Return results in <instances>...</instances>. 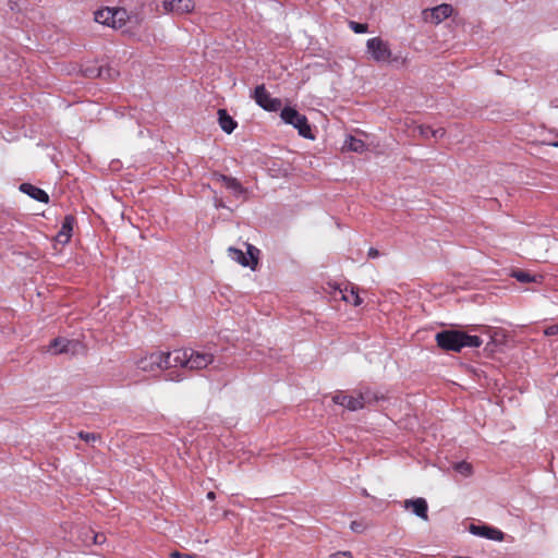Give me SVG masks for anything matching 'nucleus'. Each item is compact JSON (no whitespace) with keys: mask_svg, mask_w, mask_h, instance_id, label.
Here are the masks:
<instances>
[{"mask_svg":"<svg viewBox=\"0 0 558 558\" xmlns=\"http://www.w3.org/2000/svg\"><path fill=\"white\" fill-rule=\"evenodd\" d=\"M367 255L369 258H376L379 256V252H378V250L371 247L367 252Z\"/></svg>","mask_w":558,"mask_h":558,"instance_id":"33","label":"nucleus"},{"mask_svg":"<svg viewBox=\"0 0 558 558\" xmlns=\"http://www.w3.org/2000/svg\"><path fill=\"white\" fill-rule=\"evenodd\" d=\"M98 76H102V70H98Z\"/></svg>","mask_w":558,"mask_h":558,"instance_id":"36","label":"nucleus"},{"mask_svg":"<svg viewBox=\"0 0 558 558\" xmlns=\"http://www.w3.org/2000/svg\"><path fill=\"white\" fill-rule=\"evenodd\" d=\"M330 558H353V556L351 551L342 550L331 554Z\"/></svg>","mask_w":558,"mask_h":558,"instance_id":"29","label":"nucleus"},{"mask_svg":"<svg viewBox=\"0 0 558 558\" xmlns=\"http://www.w3.org/2000/svg\"><path fill=\"white\" fill-rule=\"evenodd\" d=\"M343 148L350 151L361 154L366 150V145L362 140L349 135L344 141Z\"/></svg>","mask_w":558,"mask_h":558,"instance_id":"19","label":"nucleus"},{"mask_svg":"<svg viewBox=\"0 0 558 558\" xmlns=\"http://www.w3.org/2000/svg\"><path fill=\"white\" fill-rule=\"evenodd\" d=\"M78 437L86 442H94L99 439V436L95 433L80 432Z\"/></svg>","mask_w":558,"mask_h":558,"instance_id":"25","label":"nucleus"},{"mask_svg":"<svg viewBox=\"0 0 558 558\" xmlns=\"http://www.w3.org/2000/svg\"><path fill=\"white\" fill-rule=\"evenodd\" d=\"M173 367H184L189 369H203L213 364L215 357L210 353L196 351L191 348L178 349L173 352Z\"/></svg>","mask_w":558,"mask_h":558,"instance_id":"3","label":"nucleus"},{"mask_svg":"<svg viewBox=\"0 0 558 558\" xmlns=\"http://www.w3.org/2000/svg\"><path fill=\"white\" fill-rule=\"evenodd\" d=\"M74 218L72 216H66L64 221L62 222L61 230L57 234V240L60 243H68L73 230Z\"/></svg>","mask_w":558,"mask_h":558,"instance_id":"17","label":"nucleus"},{"mask_svg":"<svg viewBox=\"0 0 558 558\" xmlns=\"http://www.w3.org/2000/svg\"><path fill=\"white\" fill-rule=\"evenodd\" d=\"M454 470L464 476H469L472 473V465L468 462H459L454 465Z\"/></svg>","mask_w":558,"mask_h":558,"instance_id":"23","label":"nucleus"},{"mask_svg":"<svg viewBox=\"0 0 558 558\" xmlns=\"http://www.w3.org/2000/svg\"><path fill=\"white\" fill-rule=\"evenodd\" d=\"M112 8H104L95 12V21L99 24L111 27Z\"/></svg>","mask_w":558,"mask_h":558,"instance_id":"20","label":"nucleus"},{"mask_svg":"<svg viewBox=\"0 0 558 558\" xmlns=\"http://www.w3.org/2000/svg\"><path fill=\"white\" fill-rule=\"evenodd\" d=\"M171 558H197L195 555H189V554H181L180 551H172L170 553Z\"/></svg>","mask_w":558,"mask_h":558,"instance_id":"31","label":"nucleus"},{"mask_svg":"<svg viewBox=\"0 0 558 558\" xmlns=\"http://www.w3.org/2000/svg\"><path fill=\"white\" fill-rule=\"evenodd\" d=\"M193 0H163L162 7L166 12L175 14L189 13L194 9Z\"/></svg>","mask_w":558,"mask_h":558,"instance_id":"12","label":"nucleus"},{"mask_svg":"<svg viewBox=\"0 0 558 558\" xmlns=\"http://www.w3.org/2000/svg\"><path fill=\"white\" fill-rule=\"evenodd\" d=\"M347 397H348V395H345V393H343V392H338V393H336V395L332 397V401H333L336 404H339V405H341V407H344V408H345Z\"/></svg>","mask_w":558,"mask_h":558,"instance_id":"27","label":"nucleus"},{"mask_svg":"<svg viewBox=\"0 0 558 558\" xmlns=\"http://www.w3.org/2000/svg\"><path fill=\"white\" fill-rule=\"evenodd\" d=\"M20 191L27 194L29 197H32L35 201H38L41 203H48V201H49L48 194L44 190H41L33 184H29V183L21 184Z\"/></svg>","mask_w":558,"mask_h":558,"instance_id":"15","label":"nucleus"},{"mask_svg":"<svg viewBox=\"0 0 558 558\" xmlns=\"http://www.w3.org/2000/svg\"><path fill=\"white\" fill-rule=\"evenodd\" d=\"M422 131H430V136L435 138H439L445 135V130L442 128L434 129L432 126H422Z\"/></svg>","mask_w":558,"mask_h":558,"instance_id":"24","label":"nucleus"},{"mask_svg":"<svg viewBox=\"0 0 558 558\" xmlns=\"http://www.w3.org/2000/svg\"><path fill=\"white\" fill-rule=\"evenodd\" d=\"M404 508L405 509H411L412 512L417 515L418 518L423 519V520H428V514H427V510H428V506H427V501L424 499V498H415V499H407L404 501Z\"/></svg>","mask_w":558,"mask_h":558,"instance_id":"13","label":"nucleus"},{"mask_svg":"<svg viewBox=\"0 0 558 558\" xmlns=\"http://www.w3.org/2000/svg\"><path fill=\"white\" fill-rule=\"evenodd\" d=\"M512 277L515 278L519 282L527 283V282H537L541 280L542 276H535L527 271L515 270L512 272Z\"/></svg>","mask_w":558,"mask_h":558,"instance_id":"22","label":"nucleus"},{"mask_svg":"<svg viewBox=\"0 0 558 558\" xmlns=\"http://www.w3.org/2000/svg\"><path fill=\"white\" fill-rule=\"evenodd\" d=\"M375 400H377V397L368 390L356 395H348L345 408L350 411H356L363 409Z\"/></svg>","mask_w":558,"mask_h":558,"instance_id":"8","label":"nucleus"},{"mask_svg":"<svg viewBox=\"0 0 558 558\" xmlns=\"http://www.w3.org/2000/svg\"><path fill=\"white\" fill-rule=\"evenodd\" d=\"M350 529L354 533H362L364 531V525H363L362 522L352 521L351 524H350Z\"/></svg>","mask_w":558,"mask_h":558,"instance_id":"30","label":"nucleus"},{"mask_svg":"<svg viewBox=\"0 0 558 558\" xmlns=\"http://www.w3.org/2000/svg\"><path fill=\"white\" fill-rule=\"evenodd\" d=\"M366 52L369 59L379 64H393L397 68L405 66L407 58L395 56L390 49L389 43L380 37H373L366 41Z\"/></svg>","mask_w":558,"mask_h":558,"instance_id":"2","label":"nucleus"},{"mask_svg":"<svg viewBox=\"0 0 558 558\" xmlns=\"http://www.w3.org/2000/svg\"><path fill=\"white\" fill-rule=\"evenodd\" d=\"M252 97L255 102L266 111L276 112L281 110V100L279 98L271 97L264 84L255 87Z\"/></svg>","mask_w":558,"mask_h":558,"instance_id":"7","label":"nucleus"},{"mask_svg":"<svg viewBox=\"0 0 558 558\" xmlns=\"http://www.w3.org/2000/svg\"><path fill=\"white\" fill-rule=\"evenodd\" d=\"M246 253L242 250L230 246L228 248V256L243 267H248L255 270L258 263L259 250L252 244L246 243Z\"/></svg>","mask_w":558,"mask_h":558,"instance_id":"6","label":"nucleus"},{"mask_svg":"<svg viewBox=\"0 0 558 558\" xmlns=\"http://www.w3.org/2000/svg\"><path fill=\"white\" fill-rule=\"evenodd\" d=\"M218 122L221 130L227 134L232 133L238 125L233 118L229 116L225 109L218 110Z\"/></svg>","mask_w":558,"mask_h":558,"instance_id":"16","label":"nucleus"},{"mask_svg":"<svg viewBox=\"0 0 558 558\" xmlns=\"http://www.w3.org/2000/svg\"><path fill=\"white\" fill-rule=\"evenodd\" d=\"M112 16L111 27L116 29L123 27L129 20V13L123 8H112Z\"/></svg>","mask_w":558,"mask_h":558,"instance_id":"18","label":"nucleus"},{"mask_svg":"<svg viewBox=\"0 0 558 558\" xmlns=\"http://www.w3.org/2000/svg\"><path fill=\"white\" fill-rule=\"evenodd\" d=\"M422 126H423V125H420V126H418V132H420V134H421L422 136L426 137V138L432 137V136H430V131H424V132H423V131H422Z\"/></svg>","mask_w":558,"mask_h":558,"instance_id":"34","label":"nucleus"},{"mask_svg":"<svg viewBox=\"0 0 558 558\" xmlns=\"http://www.w3.org/2000/svg\"><path fill=\"white\" fill-rule=\"evenodd\" d=\"M469 530L473 535L484 537L487 539L501 542V541H504V537H505V534L502 531H500L499 529L489 526V525H485V524H483V525L471 524Z\"/></svg>","mask_w":558,"mask_h":558,"instance_id":"11","label":"nucleus"},{"mask_svg":"<svg viewBox=\"0 0 558 558\" xmlns=\"http://www.w3.org/2000/svg\"><path fill=\"white\" fill-rule=\"evenodd\" d=\"M80 347V342L74 340H69L65 338H54L49 347L48 351L52 354H62V353H76L77 348Z\"/></svg>","mask_w":558,"mask_h":558,"instance_id":"10","label":"nucleus"},{"mask_svg":"<svg viewBox=\"0 0 558 558\" xmlns=\"http://www.w3.org/2000/svg\"><path fill=\"white\" fill-rule=\"evenodd\" d=\"M544 335L547 337L558 336V324L545 328Z\"/></svg>","mask_w":558,"mask_h":558,"instance_id":"28","label":"nucleus"},{"mask_svg":"<svg viewBox=\"0 0 558 558\" xmlns=\"http://www.w3.org/2000/svg\"><path fill=\"white\" fill-rule=\"evenodd\" d=\"M339 293L341 294V299L347 303H351L354 306L362 304V299L360 298L357 290L354 288H352L350 291L348 289L339 290Z\"/></svg>","mask_w":558,"mask_h":558,"instance_id":"21","label":"nucleus"},{"mask_svg":"<svg viewBox=\"0 0 558 558\" xmlns=\"http://www.w3.org/2000/svg\"><path fill=\"white\" fill-rule=\"evenodd\" d=\"M216 180L223 183L225 186L232 192L235 197H240L246 194V190L242 186L241 182L232 177L225 174L216 175Z\"/></svg>","mask_w":558,"mask_h":558,"instance_id":"14","label":"nucleus"},{"mask_svg":"<svg viewBox=\"0 0 558 558\" xmlns=\"http://www.w3.org/2000/svg\"><path fill=\"white\" fill-rule=\"evenodd\" d=\"M106 537L104 534H94L93 535V543L94 544H102L105 542Z\"/></svg>","mask_w":558,"mask_h":558,"instance_id":"32","label":"nucleus"},{"mask_svg":"<svg viewBox=\"0 0 558 558\" xmlns=\"http://www.w3.org/2000/svg\"><path fill=\"white\" fill-rule=\"evenodd\" d=\"M173 353L156 351L145 354L134 361V365L143 372H155L156 369H167L172 366Z\"/></svg>","mask_w":558,"mask_h":558,"instance_id":"4","label":"nucleus"},{"mask_svg":"<svg viewBox=\"0 0 558 558\" xmlns=\"http://www.w3.org/2000/svg\"><path fill=\"white\" fill-rule=\"evenodd\" d=\"M452 7L447 3H442L432 9L423 11V16L426 22L439 24L452 14Z\"/></svg>","mask_w":558,"mask_h":558,"instance_id":"9","label":"nucleus"},{"mask_svg":"<svg viewBox=\"0 0 558 558\" xmlns=\"http://www.w3.org/2000/svg\"><path fill=\"white\" fill-rule=\"evenodd\" d=\"M280 118L286 124H290L296 129L302 137H314L307 118L304 114H301L296 109L292 107H284L281 109Z\"/></svg>","mask_w":558,"mask_h":558,"instance_id":"5","label":"nucleus"},{"mask_svg":"<svg viewBox=\"0 0 558 558\" xmlns=\"http://www.w3.org/2000/svg\"><path fill=\"white\" fill-rule=\"evenodd\" d=\"M215 497H216V495H215V493H214V492H209V493H207V498H208L209 500H214V499H215Z\"/></svg>","mask_w":558,"mask_h":558,"instance_id":"35","label":"nucleus"},{"mask_svg":"<svg viewBox=\"0 0 558 558\" xmlns=\"http://www.w3.org/2000/svg\"><path fill=\"white\" fill-rule=\"evenodd\" d=\"M350 27L356 34H363L367 32V24L350 22Z\"/></svg>","mask_w":558,"mask_h":558,"instance_id":"26","label":"nucleus"},{"mask_svg":"<svg viewBox=\"0 0 558 558\" xmlns=\"http://www.w3.org/2000/svg\"><path fill=\"white\" fill-rule=\"evenodd\" d=\"M437 345L445 351L460 352L463 348H478L483 340L457 329H446L435 336Z\"/></svg>","mask_w":558,"mask_h":558,"instance_id":"1","label":"nucleus"}]
</instances>
